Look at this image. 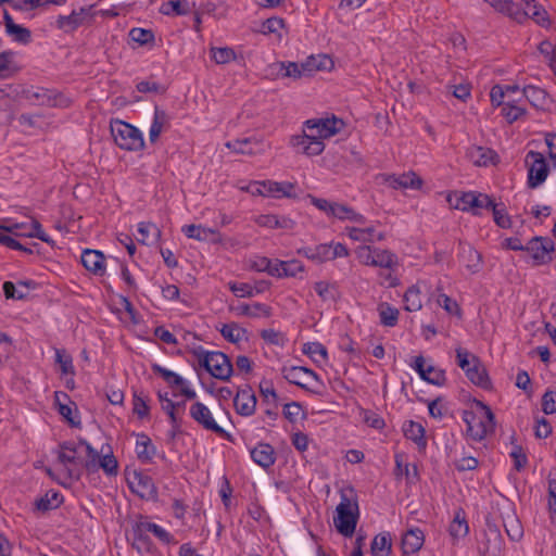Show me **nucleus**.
I'll use <instances>...</instances> for the list:
<instances>
[{"label":"nucleus","instance_id":"f257e3e1","mask_svg":"<svg viewBox=\"0 0 556 556\" xmlns=\"http://www.w3.org/2000/svg\"><path fill=\"white\" fill-rule=\"evenodd\" d=\"M55 454L70 479L79 480L85 470L96 472V450L85 439L59 443Z\"/></svg>","mask_w":556,"mask_h":556},{"label":"nucleus","instance_id":"f03ea898","mask_svg":"<svg viewBox=\"0 0 556 556\" xmlns=\"http://www.w3.org/2000/svg\"><path fill=\"white\" fill-rule=\"evenodd\" d=\"M349 492L351 496L345 491L341 492V501L337 506V516L333 518V522L339 533L351 538L355 532L359 509L354 490L350 489Z\"/></svg>","mask_w":556,"mask_h":556},{"label":"nucleus","instance_id":"7ed1b4c3","mask_svg":"<svg viewBox=\"0 0 556 556\" xmlns=\"http://www.w3.org/2000/svg\"><path fill=\"white\" fill-rule=\"evenodd\" d=\"M191 353L197 357L199 365L212 377L227 381L230 379L233 367L229 357L223 352L205 351L202 346L193 348Z\"/></svg>","mask_w":556,"mask_h":556},{"label":"nucleus","instance_id":"20e7f679","mask_svg":"<svg viewBox=\"0 0 556 556\" xmlns=\"http://www.w3.org/2000/svg\"><path fill=\"white\" fill-rule=\"evenodd\" d=\"M482 416L473 412H464L463 419L467 424V433L475 441L483 440L495 428V417L491 408L482 402H477Z\"/></svg>","mask_w":556,"mask_h":556},{"label":"nucleus","instance_id":"39448f33","mask_svg":"<svg viewBox=\"0 0 556 556\" xmlns=\"http://www.w3.org/2000/svg\"><path fill=\"white\" fill-rule=\"evenodd\" d=\"M110 129L115 143L121 149L127 151H139L143 149L144 141L142 135L135 126L116 119L111 122Z\"/></svg>","mask_w":556,"mask_h":556},{"label":"nucleus","instance_id":"423d86ee","mask_svg":"<svg viewBox=\"0 0 556 556\" xmlns=\"http://www.w3.org/2000/svg\"><path fill=\"white\" fill-rule=\"evenodd\" d=\"M525 250L530 253L533 265H544L553 261L555 243L548 237H534L529 240Z\"/></svg>","mask_w":556,"mask_h":556},{"label":"nucleus","instance_id":"0eeeda50","mask_svg":"<svg viewBox=\"0 0 556 556\" xmlns=\"http://www.w3.org/2000/svg\"><path fill=\"white\" fill-rule=\"evenodd\" d=\"M344 126L341 118L336 116L326 118H312L304 122V128L308 129L314 137L328 139L338 134Z\"/></svg>","mask_w":556,"mask_h":556},{"label":"nucleus","instance_id":"6e6552de","mask_svg":"<svg viewBox=\"0 0 556 556\" xmlns=\"http://www.w3.org/2000/svg\"><path fill=\"white\" fill-rule=\"evenodd\" d=\"M190 416L205 430H210L222 438L230 439V434L215 421L211 410L203 403H193L190 407Z\"/></svg>","mask_w":556,"mask_h":556},{"label":"nucleus","instance_id":"1a4fd4ad","mask_svg":"<svg viewBox=\"0 0 556 556\" xmlns=\"http://www.w3.org/2000/svg\"><path fill=\"white\" fill-rule=\"evenodd\" d=\"M452 205L456 210L472 211L473 215H480L479 208H490V205H493V199L488 194L470 191L464 192Z\"/></svg>","mask_w":556,"mask_h":556},{"label":"nucleus","instance_id":"9d476101","mask_svg":"<svg viewBox=\"0 0 556 556\" xmlns=\"http://www.w3.org/2000/svg\"><path fill=\"white\" fill-rule=\"evenodd\" d=\"M531 160L532 163L528 170L529 188H536L543 184L548 175V165L542 153L530 151L527 154L526 162Z\"/></svg>","mask_w":556,"mask_h":556},{"label":"nucleus","instance_id":"9b49d317","mask_svg":"<svg viewBox=\"0 0 556 556\" xmlns=\"http://www.w3.org/2000/svg\"><path fill=\"white\" fill-rule=\"evenodd\" d=\"M484 535L485 542L483 546L480 547L481 555L498 556L503 547V539L498 526L486 519V529Z\"/></svg>","mask_w":556,"mask_h":556},{"label":"nucleus","instance_id":"f8f14e48","mask_svg":"<svg viewBox=\"0 0 556 556\" xmlns=\"http://www.w3.org/2000/svg\"><path fill=\"white\" fill-rule=\"evenodd\" d=\"M128 483L132 492L143 500H154L157 496L153 479L143 472L135 471L132 480L128 479Z\"/></svg>","mask_w":556,"mask_h":556},{"label":"nucleus","instance_id":"ddd939ff","mask_svg":"<svg viewBox=\"0 0 556 556\" xmlns=\"http://www.w3.org/2000/svg\"><path fill=\"white\" fill-rule=\"evenodd\" d=\"M269 75L274 79L278 78H293L300 79L305 75L302 63L296 62H276L269 65Z\"/></svg>","mask_w":556,"mask_h":556},{"label":"nucleus","instance_id":"4468645a","mask_svg":"<svg viewBox=\"0 0 556 556\" xmlns=\"http://www.w3.org/2000/svg\"><path fill=\"white\" fill-rule=\"evenodd\" d=\"M256 402V396L252 388L247 386L244 389H240L237 392L233 399V406L239 415L251 416L255 412Z\"/></svg>","mask_w":556,"mask_h":556},{"label":"nucleus","instance_id":"2eb2a0df","mask_svg":"<svg viewBox=\"0 0 556 556\" xmlns=\"http://www.w3.org/2000/svg\"><path fill=\"white\" fill-rule=\"evenodd\" d=\"M182 232L190 239L198 241H210L212 243H223L222 235L212 228H206L201 225H187L182 227Z\"/></svg>","mask_w":556,"mask_h":556},{"label":"nucleus","instance_id":"dca6fc26","mask_svg":"<svg viewBox=\"0 0 556 556\" xmlns=\"http://www.w3.org/2000/svg\"><path fill=\"white\" fill-rule=\"evenodd\" d=\"M472 366L466 370V377L476 386L489 390L492 388L491 379L488 375L486 368L481 363L479 357H471Z\"/></svg>","mask_w":556,"mask_h":556},{"label":"nucleus","instance_id":"f3484780","mask_svg":"<svg viewBox=\"0 0 556 556\" xmlns=\"http://www.w3.org/2000/svg\"><path fill=\"white\" fill-rule=\"evenodd\" d=\"M311 203L316 206L319 211L325 212L328 216H332L339 219H345L348 213H351V207L337 202H329L326 199L316 198L312 194H307Z\"/></svg>","mask_w":556,"mask_h":556},{"label":"nucleus","instance_id":"a211bd4d","mask_svg":"<svg viewBox=\"0 0 556 556\" xmlns=\"http://www.w3.org/2000/svg\"><path fill=\"white\" fill-rule=\"evenodd\" d=\"M160 12L170 16L192 14L194 23L200 22L199 16L193 12V4L188 0H168L161 5Z\"/></svg>","mask_w":556,"mask_h":556},{"label":"nucleus","instance_id":"6ab92c4d","mask_svg":"<svg viewBox=\"0 0 556 556\" xmlns=\"http://www.w3.org/2000/svg\"><path fill=\"white\" fill-rule=\"evenodd\" d=\"M466 156L476 166H488L489 164H494L498 159L494 150L480 146L469 147L466 151Z\"/></svg>","mask_w":556,"mask_h":556},{"label":"nucleus","instance_id":"aec40b11","mask_svg":"<svg viewBox=\"0 0 556 556\" xmlns=\"http://www.w3.org/2000/svg\"><path fill=\"white\" fill-rule=\"evenodd\" d=\"M384 181L393 189H419L422 186V180L414 172L396 175H388Z\"/></svg>","mask_w":556,"mask_h":556},{"label":"nucleus","instance_id":"412c9836","mask_svg":"<svg viewBox=\"0 0 556 556\" xmlns=\"http://www.w3.org/2000/svg\"><path fill=\"white\" fill-rule=\"evenodd\" d=\"M81 264L94 275L104 274V254L97 250H85L81 254Z\"/></svg>","mask_w":556,"mask_h":556},{"label":"nucleus","instance_id":"4be33fe9","mask_svg":"<svg viewBox=\"0 0 556 556\" xmlns=\"http://www.w3.org/2000/svg\"><path fill=\"white\" fill-rule=\"evenodd\" d=\"M283 377L290 382L302 389L307 390L305 382L308 380V377L318 380V376L312 369L306 367H291L289 369H283Z\"/></svg>","mask_w":556,"mask_h":556},{"label":"nucleus","instance_id":"5701e85b","mask_svg":"<svg viewBox=\"0 0 556 556\" xmlns=\"http://www.w3.org/2000/svg\"><path fill=\"white\" fill-rule=\"evenodd\" d=\"M306 76L313 75L318 71H330L333 67L332 59L327 54L309 55L302 62Z\"/></svg>","mask_w":556,"mask_h":556},{"label":"nucleus","instance_id":"b1692460","mask_svg":"<svg viewBox=\"0 0 556 556\" xmlns=\"http://www.w3.org/2000/svg\"><path fill=\"white\" fill-rule=\"evenodd\" d=\"M270 286L269 281L261 280L255 282L254 286L250 283H237V282H230L229 288L230 290L240 298H252L254 294H258L267 290Z\"/></svg>","mask_w":556,"mask_h":556},{"label":"nucleus","instance_id":"393cba45","mask_svg":"<svg viewBox=\"0 0 556 556\" xmlns=\"http://www.w3.org/2000/svg\"><path fill=\"white\" fill-rule=\"evenodd\" d=\"M424 532L416 528L408 530L402 538V549L406 555L417 553L424 545Z\"/></svg>","mask_w":556,"mask_h":556},{"label":"nucleus","instance_id":"a878e982","mask_svg":"<svg viewBox=\"0 0 556 556\" xmlns=\"http://www.w3.org/2000/svg\"><path fill=\"white\" fill-rule=\"evenodd\" d=\"M252 459L263 468L274 465L276 457L274 447L267 443H260L251 451Z\"/></svg>","mask_w":556,"mask_h":556},{"label":"nucleus","instance_id":"bb28decb","mask_svg":"<svg viewBox=\"0 0 556 556\" xmlns=\"http://www.w3.org/2000/svg\"><path fill=\"white\" fill-rule=\"evenodd\" d=\"M396 478L405 476L408 483H416L419 480L418 468L416 464H404L403 455H395V470Z\"/></svg>","mask_w":556,"mask_h":556},{"label":"nucleus","instance_id":"cd10ccee","mask_svg":"<svg viewBox=\"0 0 556 556\" xmlns=\"http://www.w3.org/2000/svg\"><path fill=\"white\" fill-rule=\"evenodd\" d=\"M299 253L319 263L331 261L332 244H319L315 248H303L299 250Z\"/></svg>","mask_w":556,"mask_h":556},{"label":"nucleus","instance_id":"c85d7f7f","mask_svg":"<svg viewBox=\"0 0 556 556\" xmlns=\"http://www.w3.org/2000/svg\"><path fill=\"white\" fill-rule=\"evenodd\" d=\"M522 91L523 96L534 108L544 109L548 104V94L544 89L529 85Z\"/></svg>","mask_w":556,"mask_h":556},{"label":"nucleus","instance_id":"c756f323","mask_svg":"<svg viewBox=\"0 0 556 556\" xmlns=\"http://www.w3.org/2000/svg\"><path fill=\"white\" fill-rule=\"evenodd\" d=\"M392 551V540L390 533L382 532L377 534L370 545L372 556H389Z\"/></svg>","mask_w":556,"mask_h":556},{"label":"nucleus","instance_id":"7c9ffc66","mask_svg":"<svg viewBox=\"0 0 556 556\" xmlns=\"http://www.w3.org/2000/svg\"><path fill=\"white\" fill-rule=\"evenodd\" d=\"M20 66L14 61V52L0 53V79H7L20 72Z\"/></svg>","mask_w":556,"mask_h":556},{"label":"nucleus","instance_id":"2f4dec72","mask_svg":"<svg viewBox=\"0 0 556 556\" xmlns=\"http://www.w3.org/2000/svg\"><path fill=\"white\" fill-rule=\"evenodd\" d=\"M523 15L531 17L536 24L545 27L549 24L547 12L533 1H527L523 9Z\"/></svg>","mask_w":556,"mask_h":556},{"label":"nucleus","instance_id":"473e14b6","mask_svg":"<svg viewBox=\"0 0 556 556\" xmlns=\"http://www.w3.org/2000/svg\"><path fill=\"white\" fill-rule=\"evenodd\" d=\"M136 452L138 458L142 462H149L154 456L155 447L147 434L140 433L137 435Z\"/></svg>","mask_w":556,"mask_h":556},{"label":"nucleus","instance_id":"72a5a7b5","mask_svg":"<svg viewBox=\"0 0 556 556\" xmlns=\"http://www.w3.org/2000/svg\"><path fill=\"white\" fill-rule=\"evenodd\" d=\"M403 432L406 439L414 441L419 447L426 446L425 429L420 424L410 420L404 425Z\"/></svg>","mask_w":556,"mask_h":556},{"label":"nucleus","instance_id":"f704fd0d","mask_svg":"<svg viewBox=\"0 0 556 556\" xmlns=\"http://www.w3.org/2000/svg\"><path fill=\"white\" fill-rule=\"evenodd\" d=\"M63 502V496L58 491H49L45 496L36 500V508L40 511H48L58 508Z\"/></svg>","mask_w":556,"mask_h":556},{"label":"nucleus","instance_id":"c9c22d12","mask_svg":"<svg viewBox=\"0 0 556 556\" xmlns=\"http://www.w3.org/2000/svg\"><path fill=\"white\" fill-rule=\"evenodd\" d=\"M168 122V115L165 111L155 108L152 125L149 131V140L151 143L157 141L164 125Z\"/></svg>","mask_w":556,"mask_h":556},{"label":"nucleus","instance_id":"e433bc0d","mask_svg":"<svg viewBox=\"0 0 556 556\" xmlns=\"http://www.w3.org/2000/svg\"><path fill=\"white\" fill-rule=\"evenodd\" d=\"M94 463L96 471L99 468H102L103 471L109 476H115L117 473L118 463L115 456L112 454V452L100 457V454L98 453V451H96Z\"/></svg>","mask_w":556,"mask_h":556},{"label":"nucleus","instance_id":"4c0bfd02","mask_svg":"<svg viewBox=\"0 0 556 556\" xmlns=\"http://www.w3.org/2000/svg\"><path fill=\"white\" fill-rule=\"evenodd\" d=\"M497 12L504 13L517 21H520L521 14L519 8L510 0H484Z\"/></svg>","mask_w":556,"mask_h":556},{"label":"nucleus","instance_id":"58836bf2","mask_svg":"<svg viewBox=\"0 0 556 556\" xmlns=\"http://www.w3.org/2000/svg\"><path fill=\"white\" fill-rule=\"evenodd\" d=\"M219 331L224 339L231 343L240 342L247 334V329L240 327L237 323L224 324Z\"/></svg>","mask_w":556,"mask_h":556},{"label":"nucleus","instance_id":"ea45409f","mask_svg":"<svg viewBox=\"0 0 556 556\" xmlns=\"http://www.w3.org/2000/svg\"><path fill=\"white\" fill-rule=\"evenodd\" d=\"M380 323L386 327H394L399 320V309L383 302L378 306Z\"/></svg>","mask_w":556,"mask_h":556},{"label":"nucleus","instance_id":"a19ab883","mask_svg":"<svg viewBox=\"0 0 556 556\" xmlns=\"http://www.w3.org/2000/svg\"><path fill=\"white\" fill-rule=\"evenodd\" d=\"M503 526L511 541L518 542L523 536V528L515 515H508L506 519H504Z\"/></svg>","mask_w":556,"mask_h":556},{"label":"nucleus","instance_id":"79ce46f5","mask_svg":"<svg viewBox=\"0 0 556 556\" xmlns=\"http://www.w3.org/2000/svg\"><path fill=\"white\" fill-rule=\"evenodd\" d=\"M210 51L216 64H228L237 59L236 51L230 47H211Z\"/></svg>","mask_w":556,"mask_h":556},{"label":"nucleus","instance_id":"37998d69","mask_svg":"<svg viewBox=\"0 0 556 556\" xmlns=\"http://www.w3.org/2000/svg\"><path fill=\"white\" fill-rule=\"evenodd\" d=\"M134 546L138 549L150 551L152 542L139 520L132 526Z\"/></svg>","mask_w":556,"mask_h":556},{"label":"nucleus","instance_id":"c03bdc74","mask_svg":"<svg viewBox=\"0 0 556 556\" xmlns=\"http://www.w3.org/2000/svg\"><path fill=\"white\" fill-rule=\"evenodd\" d=\"M448 531L450 534L454 538L465 536L468 533L469 528L463 509L456 511L454 519L450 525Z\"/></svg>","mask_w":556,"mask_h":556},{"label":"nucleus","instance_id":"a18cd8bd","mask_svg":"<svg viewBox=\"0 0 556 556\" xmlns=\"http://www.w3.org/2000/svg\"><path fill=\"white\" fill-rule=\"evenodd\" d=\"M372 262L375 267L391 269L397 265V257L394 253L388 250L375 249V260Z\"/></svg>","mask_w":556,"mask_h":556},{"label":"nucleus","instance_id":"49530a36","mask_svg":"<svg viewBox=\"0 0 556 556\" xmlns=\"http://www.w3.org/2000/svg\"><path fill=\"white\" fill-rule=\"evenodd\" d=\"M50 91L48 89L38 88L36 90L27 89L23 91V97L34 104L46 105L50 103Z\"/></svg>","mask_w":556,"mask_h":556},{"label":"nucleus","instance_id":"de8ad7c7","mask_svg":"<svg viewBox=\"0 0 556 556\" xmlns=\"http://www.w3.org/2000/svg\"><path fill=\"white\" fill-rule=\"evenodd\" d=\"M405 309L417 312L421 308L420 291L416 286L409 287L404 294Z\"/></svg>","mask_w":556,"mask_h":556},{"label":"nucleus","instance_id":"09e8293b","mask_svg":"<svg viewBox=\"0 0 556 556\" xmlns=\"http://www.w3.org/2000/svg\"><path fill=\"white\" fill-rule=\"evenodd\" d=\"M237 311L240 315L249 317H258L260 315H264L266 317L270 316V307L261 303H255L253 305L241 304L237 307Z\"/></svg>","mask_w":556,"mask_h":556},{"label":"nucleus","instance_id":"8fccbe9b","mask_svg":"<svg viewBox=\"0 0 556 556\" xmlns=\"http://www.w3.org/2000/svg\"><path fill=\"white\" fill-rule=\"evenodd\" d=\"M138 232L140 238L138 241L143 244H150L149 237L152 236L153 240H157L161 237V230L152 223H140L138 225Z\"/></svg>","mask_w":556,"mask_h":556},{"label":"nucleus","instance_id":"3c124183","mask_svg":"<svg viewBox=\"0 0 556 556\" xmlns=\"http://www.w3.org/2000/svg\"><path fill=\"white\" fill-rule=\"evenodd\" d=\"M490 210H492L493 219L498 227L503 229L511 227V219L503 204L498 205L493 201V205H490Z\"/></svg>","mask_w":556,"mask_h":556},{"label":"nucleus","instance_id":"603ef678","mask_svg":"<svg viewBox=\"0 0 556 556\" xmlns=\"http://www.w3.org/2000/svg\"><path fill=\"white\" fill-rule=\"evenodd\" d=\"M139 521L142 522L143 530H146L147 533H153L163 543L168 544L172 542V535L156 523L148 521L142 516H140Z\"/></svg>","mask_w":556,"mask_h":556},{"label":"nucleus","instance_id":"864d4df0","mask_svg":"<svg viewBox=\"0 0 556 556\" xmlns=\"http://www.w3.org/2000/svg\"><path fill=\"white\" fill-rule=\"evenodd\" d=\"M151 368L154 374L160 375L170 387L182 386L185 383V380L179 375L159 364H153Z\"/></svg>","mask_w":556,"mask_h":556},{"label":"nucleus","instance_id":"5fc2aeb1","mask_svg":"<svg viewBox=\"0 0 556 556\" xmlns=\"http://www.w3.org/2000/svg\"><path fill=\"white\" fill-rule=\"evenodd\" d=\"M55 362L60 365L62 375L75 374L72 356L65 350H55Z\"/></svg>","mask_w":556,"mask_h":556},{"label":"nucleus","instance_id":"6e6d98bb","mask_svg":"<svg viewBox=\"0 0 556 556\" xmlns=\"http://www.w3.org/2000/svg\"><path fill=\"white\" fill-rule=\"evenodd\" d=\"M348 235L351 239L363 242H374L375 238V229L372 227L368 228H356V227H348Z\"/></svg>","mask_w":556,"mask_h":556},{"label":"nucleus","instance_id":"4d7b16f0","mask_svg":"<svg viewBox=\"0 0 556 556\" xmlns=\"http://www.w3.org/2000/svg\"><path fill=\"white\" fill-rule=\"evenodd\" d=\"M61 397H63L64 400H68V395L66 393H64V392H55L54 393L55 404L58 405L59 413L65 418V420L70 425L78 426L79 421H75L72 418V408H71V406L67 405V404H63L61 402Z\"/></svg>","mask_w":556,"mask_h":556},{"label":"nucleus","instance_id":"13d9d810","mask_svg":"<svg viewBox=\"0 0 556 556\" xmlns=\"http://www.w3.org/2000/svg\"><path fill=\"white\" fill-rule=\"evenodd\" d=\"M277 265L281 268L283 277H295L299 273L304 270L303 264L298 260L292 261H277Z\"/></svg>","mask_w":556,"mask_h":556},{"label":"nucleus","instance_id":"bf43d9fd","mask_svg":"<svg viewBox=\"0 0 556 556\" xmlns=\"http://www.w3.org/2000/svg\"><path fill=\"white\" fill-rule=\"evenodd\" d=\"M285 31H288L285 22L283 20L278 17L268 18L266 22L263 23L261 29V33L263 35L281 34Z\"/></svg>","mask_w":556,"mask_h":556},{"label":"nucleus","instance_id":"052dcab7","mask_svg":"<svg viewBox=\"0 0 556 556\" xmlns=\"http://www.w3.org/2000/svg\"><path fill=\"white\" fill-rule=\"evenodd\" d=\"M463 253L468 260L467 268L473 274L478 273L481 269V254L469 245L463 249Z\"/></svg>","mask_w":556,"mask_h":556},{"label":"nucleus","instance_id":"680f3d73","mask_svg":"<svg viewBox=\"0 0 556 556\" xmlns=\"http://www.w3.org/2000/svg\"><path fill=\"white\" fill-rule=\"evenodd\" d=\"M253 142L250 138L237 139L233 141L226 142V147L231 149L236 153L240 154H252L254 153Z\"/></svg>","mask_w":556,"mask_h":556},{"label":"nucleus","instance_id":"e2e57ef3","mask_svg":"<svg viewBox=\"0 0 556 556\" xmlns=\"http://www.w3.org/2000/svg\"><path fill=\"white\" fill-rule=\"evenodd\" d=\"M539 51L547 58L552 71L556 74V45L544 40L539 45Z\"/></svg>","mask_w":556,"mask_h":556},{"label":"nucleus","instance_id":"0e129e2a","mask_svg":"<svg viewBox=\"0 0 556 556\" xmlns=\"http://www.w3.org/2000/svg\"><path fill=\"white\" fill-rule=\"evenodd\" d=\"M426 378L424 379L425 381L439 387L443 386L446 381L445 371L432 366L427 368Z\"/></svg>","mask_w":556,"mask_h":556},{"label":"nucleus","instance_id":"69168bd1","mask_svg":"<svg viewBox=\"0 0 556 556\" xmlns=\"http://www.w3.org/2000/svg\"><path fill=\"white\" fill-rule=\"evenodd\" d=\"M525 113V109L510 104V102H506L502 109V114L507 119L508 123H514Z\"/></svg>","mask_w":556,"mask_h":556},{"label":"nucleus","instance_id":"338daca9","mask_svg":"<svg viewBox=\"0 0 556 556\" xmlns=\"http://www.w3.org/2000/svg\"><path fill=\"white\" fill-rule=\"evenodd\" d=\"M127 45L134 50L140 47L151 50L156 46V37H130Z\"/></svg>","mask_w":556,"mask_h":556},{"label":"nucleus","instance_id":"774afa93","mask_svg":"<svg viewBox=\"0 0 556 556\" xmlns=\"http://www.w3.org/2000/svg\"><path fill=\"white\" fill-rule=\"evenodd\" d=\"M542 409L547 415L556 413V392L555 391L548 390L543 394Z\"/></svg>","mask_w":556,"mask_h":556}]
</instances>
